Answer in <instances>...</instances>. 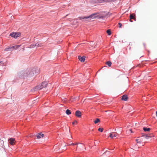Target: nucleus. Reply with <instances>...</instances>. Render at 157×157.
I'll return each mask as SVG.
<instances>
[{
    "instance_id": "obj_1",
    "label": "nucleus",
    "mask_w": 157,
    "mask_h": 157,
    "mask_svg": "<svg viewBox=\"0 0 157 157\" xmlns=\"http://www.w3.org/2000/svg\"><path fill=\"white\" fill-rule=\"evenodd\" d=\"M39 69L38 67H35L31 70H26L19 72L17 74V76L19 78L25 79L30 78L36 75L39 73Z\"/></svg>"
},
{
    "instance_id": "obj_2",
    "label": "nucleus",
    "mask_w": 157,
    "mask_h": 157,
    "mask_svg": "<svg viewBox=\"0 0 157 157\" xmlns=\"http://www.w3.org/2000/svg\"><path fill=\"white\" fill-rule=\"evenodd\" d=\"M110 15L109 14V12L105 13V12L102 13H95L91 14L89 16L80 17L78 18L79 20L82 19H85L84 21H89V20L97 18L98 19H101L104 20L105 18L107 17L108 16Z\"/></svg>"
},
{
    "instance_id": "obj_3",
    "label": "nucleus",
    "mask_w": 157,
    "mask_h": 157,
    "mask_svg": "<svg viewBox=\"0 0 157 157\" xmlns=\"http://www.w3.org/2000/svg\"><path fill=\"white\" fill-rule=\"evenodd\" d=\"M48 85L47 82H43L40 84H39L36 86L34 87L31 90V91H34L37 90H40L41 89L47 87Z\"/></svg>"
},
{
    "instance_id": "obj_4",
    "label": "nucleus",
    "mask_w": 157,
    "mask_h": 157,
    "mask_svg": "<svg viewBox=\"0 0 157 157\" xmlns=\"http://www.w3.org/2000/svg\"><path fill=\"white\" fill-rule=\"evenodd\" d=\"M116 0H89V2L91 4L101 3L105 2H114Z\"/></svg>"
},
{
    "instance_id": "obj_5",
    "label": "nucleus",
    "mask_w": 157,
    "mask_h": 157,
    "mask_svg": "<svg viewBox=\"0 0 157 157\" xmlns=\"http://www.w3.org/2000/svg\"><path fill=\"white\" fill-rule=\"evenodd\" d=\"M21 33L19 32H14L11 33L10 34V36L11 37L14 38L15 39L17 38V37L21 36Z\"/></svg>"
},
{
    "instance_id": "obj_6",
    "label": "nucleus",
    "mask_w": 157,
    "mask_h": 157,
    "mask_svg": "<svg viewBox=\"0 0 157 157\" xmlns=\"http://www.w3.org/2000/svg\"><path fill=\"white\" fill-rule=\"evenodd\" d=\"M117 134L115 132H112L110 133L109 134V137L112 139L115 138H117Z\"/></svg>"
},
{
    "instance_id": "obj_7",
    "label": "nucleus",
    "mask_w": 157,
    "mask_h": 157,
    "mask_svg": "<svg viewBox=\"0 0 157 157\" xmlns=\"http://www.w3.org/2000/svg\"><path fill=\"white\" fill-rule=\"evenodd\" d=\"M142 137H144L145 138L147 139H148L149 138H150L152 137H154V135H147L146 134H142Z\"/></svg>"
},
{
    "instance_id": "obj_8",
    "label": "nucleus",
    "mask_w": 157,
    "mask_h": 157,
    "mask_svg": "<svg viewBox=\"0 0 157 157\" xmlns=\"http://www.w3.org/2000/svg\"><path fill=\"white\" fill-rule=\"evenodd\" d=\"M8 141L11 145H13L15 144V139L12 138H9L8 139Z\"/></svg>"
},
{
    "instance_id": "obj_9",
    "label": "nucleus",
    "mask_w": 157,
    "mask_h": 157,
    "mask_svg": "<svg viewBox=\"0 0 157 157\" xmlns=\"http://www.w3.org/2000/svg\"><path fill=\"white\" fill-rule=\"evenodd\" d=\"M75 115L78 117H80L82 116L81 112L79 110H77L75 112Z\"/></svg>"
},
{
    "instance_id": "obj_10",
    "label": "nucleus",
    "mask_w": 157,
    "mask_h": 157,
    "mask_svg": "<svg viewBox=\"0 0 157 157\" xmlns=\"http://www.w3.org/2000/svg\"><path fill=\"white\" fill-rule=\"evenodd\" d=\"M78 59L82 62H84L85 60V56H83L82 57L81 56H78Z\"/></svg>"
},
{
    "instance_id": "obj_11",
    "label": "nucleus",
    "mask_w": 157,
    "mask_h": 157,
    "mask_svg": "<svg viewBox=\"0 0 157 157\" xmlns=\"http://www.w3.org/2000/svg\"><path fill=\"white\" fill-rule=\"evenodd\" d=\"M44 136V135L42 134V133H39L36 135V137L37 139H40L41 138V137H43Z\"/></svg>"
},
{
    "instance_id": "obj_12",
    "label": "nucleus",
    "mask_w": 157,
    "mask_h": 157,
    "mask_svg": "<svg viewBox=\"0 0 157 157\" xmlns=\"http://www.w3.org/2000/svg\"><path fill=\"white\" fill-rule=\"evenodd\" d=\"M128 98V97L126 95H123L121 99L124 101H126Z\"/></svg>"
},
{
    "instance_id": "obj_13",
    "label": "nucleus",
    "mask_w": 157,
    "mask_h": 157,
    "mask_svg": "<svg viewBox=\"0 0 157 157\" xmlns=\"http://www.w3.org/2000/svg\"><path fill=\"white\" fill-rule=\"evenodd\" d=\"M35 47H39L42 46L43 45L42 44L37 42L36 44H35Z\"/></svg>"
},
{
    "instance_id": "obj_14",
    "label": "nucleus",
    "mask_w": 157,
    "mask_h": 157,
    "mask_svg": "<svg viewBox=\"0 0 157 157\" xmlns=\"http://www.w3.org/2000/svg\"><path fill=\"white\" fill-rule=\"evenodd\" d=\"M135 15L134 13H131L130 15V19H133L136 21L135 18Z\"/></svg>"
},
{
    "instance_id": "obj_15",
    "label": "nucleus",
    "mask_w": 157,
    "mask_h": 157,
    "mask_svg": "<svg viewBox=\"0 0 157 157\" xmlns=\"http://www.w3.org/2000/svg\"><path fill=\"white\" fill-rule=\"evenodd\" d=\"M20 46L19 45H15L12 47H11L12 48V50H16Z\"/></svg>"
},
{
    "instance_id": "obj_16",
    "label": "nucleus",
    "mask_w": 157,
    "mask_h": 157,
    "mask_svg": "<svg viewBox=\"0 0 157 157\" xmlns=\"http://www.w3.org/2000/svg\"><path fill=\"white\" fill-rule=\"evenodd\" d=\"M143 130L145 132L149 131L151 130V128H150L144 127L143 128Z\"/></svg>"
},
{
    "instance_id": "obj_17",
    "label": "nucleus",
    "mask_w": 157,
    "mask_h": 157,
    "mask_svg": "<svg viewBox=\"0 0 157 157\" xmlns=\"http://www.w3.org/2000/svg\"><path fill=\"white\" fill-rule=\"evenodd\" d=\"M66 113L67 115H69L71 114V110L69 109H67L66 111Z\"/></svg>"
},
{
    "instance_id": "obj_18",
    "label": "nucleus",
    "mask_w": 157,
    "mask_h": 157,
    "mask_svg": "<svg viewBox=\"0 0 157 157\" xmlns=\"http://www.w3.org/2000/svg\"><path fill=\"white\" fill-rule=\"evenodd\" d=\"M106 64H107L109 67H110L111 65V63L110 61H108L106 63Z\"/></svg>"
},
{
    "instance_id": "obj_19",
    "label": "nucleus",
    "mask_w": 157,
    "mask_h": 157,
    "mask_svg": "<svg viewBox=\"0 0 157 157\" xmlns=\"http://www.w3.org/2000/svg\"><path fill=\"white\" fill-rule=\"evenodd\" d=\"M11 50H12V48H11V47H10L8 48H6L5 49V50L6 51H10Z\"/></svg>"
},
{
    "instance_id": "obj_20",
    "label": "nucleus",
    "mask_w": 157,
    "mask_h": 157,
    "mask_svg": "<svg viewBox=\"0 0 157 157\" xmlns=\"http://www.w3.org/2000/svg\"><path fill=\"white\" fill-rule=\"evenodd\" d=\"M106 33L109 35H110L111 34V32L110 29L107 30L106 31Z\"/></svg>"
},
{
    "instance_id": "obj_21",
    "label": "nucleus",
    "mask_w": 157,
    "mask_h": 157,
    "mask_svg": "<svg viewBox=\"0 0 157 157\" xmlns=\"http://www.w3.org/2000/svg\"><path fill=\"white\" fill-rule=\"evenodd\" d=\"M100 121V120L98 118H97L96 120L94 121L95 124H97Z\"/></svg>"
},
{
    "instance_id": "obj_22",
    "label": "nucleus",
    "mask_w": 157,
    "mask_h": 157,
    "mask_svg": "<svg viewBox=\"0 0 157 157\" xmlns=\"http://www.w3.org/2000/svg\"><path fill=\"white\" fill-rule=\"evenodd\" d=\"M35 47V44H31L29 48H34Z\"/></svg>"
},
{
    "instance_id": "obj_23",
    "label": "nucleus",
    "mask_w": 157,
    "mask_h": 157,
    "mask_svg": "<svg viewBox=\"0 0 157 157\" xmlns=\"http://www.w3.org/2000/svg\"><path fill=\"white\" fill-rule=\"evenodd\" d=\"M98 130L101 132H102L103 130V128H100L98 129Z\"/></svg>"
},
{
    "instance_id": "obj_24",
    "label": "nucleus",
    "mask_w": 157,
    "mask_h": 157,
    "mask_svg": "<svg viewBox=\"0 0 157 157\" xmlns=\"http://www.w3.org/2000/svg\"><path fill=\"white\" fill-rule=\"evenodd\" d=\"M4 144V141L3 140H0V144H1V146H3V144Z\"/></svg>"
},
{
    "instance_id": "obj_25",
    "label": "nucleus",
    "mask_w": 157,
    "mask_h": 157,
    "mask_svg": "<svg viewBox=\"0 0 157 157\" xmlns=\"http://www.w3.org/2000/svg\"><path fill=\"white\" fill-rule=\"evenodd\" d=\"M77 145V143H71V144H70V145Z\"/></svg>"
},
{
    "instance_id": "obj_26",
    "label": "nucleus",
    "mask_w": 157,
    "mask_h": 157,
    "mask_svg": "<svg viewBox=\"0 0 157 157\" xmlns=\"http://www.w3.org/2000/svg\"><path fill=\"white\" fill-rule=\"evenodd\" d=\"M118 25H119V27L121 28L122 26V24L121 23H119Z\"/></svg>"
},
{
    "instance_id": "obj_27",
    "label": "nucleus",
    "mask_w": 157,
    "mask_h": 157,
    "mask_svg": "<svg viewBox=\"0 0 157 157\" xmlns=\"http://www.w3.org/2000/svg\"><path fill=\"white\" fill-rule=\"evenodd\" d=\"M75 122L77 123V121H75V122H72V124H73V125H74V124H75Z\"/></svg>"
},
{
    "instance_id": "obj_28",
    "label": "nucleus",
    "mask_w": 157,
    "mask_h": 157,
    "mask_svg": "<svg viewBox=\"0 0 157 157\" xmlns=\"http://www.w3.org/2000/svg\"><path fill=\"white\" fill-rule=\"evenodd\" d=\"M106 152H108V153H109L110 152L109 151H105L104 153H106Z\"/></svg>"
},
{
    "instance_id": "obj_29",
    "label": "nucleus",
    "mask_w": 157,
    "mask_h": 157,
    "mask_svg": "<svg viewBox=\"0 0 157 157\" xmlns=\"http://www.w3.org/2000/svg\"><path fill=\"white\" fill-rule=\"evenodd\" d=\"M79 144H80V145H81V146H82V147L83 146V144H81L79 143Z\"/></svg>"
},
{
    "instance_id": "obj_30",
    "label": "nucleus",
    "mask_w": 157,
    "mask_h": 157,
    "mask_svg": "<svg viewBox=\"0 0 157 157\" xmlns=\"http://www.w3.org/2000/svg\"><path fill=\"white\" fill-rule=\"evenodd\" d=\"M131 20H132V19H130V20H130V22H132L133 21H132Z\"/></svg>"
},
{
    "instance_id": "obj_31",
    "label": "nucleus",
    "mask_w": 157,
    "mask_h": 157,
    "mask_svg": "<svg viewBox=\"0 0 157 157\" xmlns=\"http://www.w3.org/2000/svg\"><path fill=\"white\" fill-rule=\"evenodd\" d=\"M155 113H156V116L157 117V111H156Z\"/></svg>"
},
{
    "instance_id": "obj_32",
    "label": "nucleus",
    "mask_w": 157,
    "mask_h": 157,
    "mask_svg": "<svg viewBox=\"0 0 157 157\" xmlns=\"http://www.w3.org/2000/svg\"><path fill=\"white\" fill-rule=\"evenodd\" d=\"M138 139H136V141L137 142V143H138Z\"/></svg>"
},
{
    "instance_id": "obj_33",
    "label": "nucleus",
    "mask_w": 157,
    "mask_h": 157,
    "mask_svg": "<svg viewBox=\"0 0 157 157\" xmlns=\"http://www.w3.org/2000/svg\"><path fill=\"white\" fill-rule=\"evenodd\" d=\"M143 44H144V47H145V44L144 43Z\"/></svg>"
},
{
    "instance_id": "obj_34",
    "label": "nucleus",
    "mask_w": 157,
    "mask_h": 157,
    "mask_svg": "<svg viewBox=\"0 0 157 157\" xmlns=\"http://www.w3.org/2000/svg\"><path fill=\"white\" fill-rule=\"evenodd\" d=\"M0 63H2V61H0Z\"/></svg>"
},
{
    "instance_id": "obj_35",
    "label": "nucleus",
    "mask_w": 157,
    "mask_h": 157,
    "mask_svg": "<svg viewBox=\"0 0 157 157\" xmlns=\"http://www.w3.org/2000/svg\"><path fill=\"white\" fill-rule=\"evenodd\" d=\"M130 131H131V132H132V131L131 130H130Z\"/></svg>"
}]
</instances>
